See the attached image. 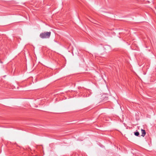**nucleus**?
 Returning a JSON list of instances; mask_svg holds the SVG:
<instances>
[{
	"label": "nucleus",
	"instance_id": "nucleus-3",
	"mask_svg": "<svg viewBox=\"0 0 156 156\" xmlns=\"http://www.w3.org/2000/svg\"><path fill=\"white\" fill-rule=\"evenodd\" d=\"M134 134L135 136H138L139 135V133L138 132H136L134 133Z\"/></svg>",
	"mask_w": 156,
	"mask_h": 156
},
{
	"label": "nucleus",
	"instance_id": "nucleus-1",
	"mask_svg": "<svg viewBox=\"0 0 156 156\" xmlns=\"http://www.w3.org/2000/svg\"><path fill=\"white\" fill-rule=\"evenodd\" d=\"M51 34V32L42 33L40 35V37L42 38H49Z\"/></svg>",
	"mask_w": 156,
	"mask_h": 156
},
{
	"label": "nucleus",
	"instance_id": "nucleus-2",
	"mask_svg": "<svg viewBox=\"0 0 156 156\" xmlns=\"http://www.w3.org/2000/svg\"><path fill=\"white\" fill-rule=\"evenodd\" d=\"M142 135L141 136L144 137L146 134V132L144 130L141 129Z\"/></svg>",
	"mask_w": 156,
	"mask_h": 156
}]
</instances>
